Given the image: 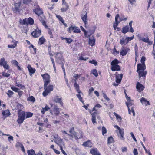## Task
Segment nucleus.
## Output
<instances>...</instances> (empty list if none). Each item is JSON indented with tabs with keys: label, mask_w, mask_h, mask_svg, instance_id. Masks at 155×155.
<instances>
[{
	"label": "nucleus",
	"mask_w": 155,
	"mask_h": 155,
	"mask_svg": "<svg viewBox=\"0 0 155 155\" xmlns=\"http://www.w3.org/2000/svg\"><path fill=\"white\" fill-rule=\"evenodd\" d=\"M126 104L128 107L129 114H131V113H132L133 114V116H134L135 113L133 106L134 104L133 101L130 99L128 101L127 103L126 102Z\"/></svg>",
	"instance_id": "obj_1"
},
{
	"label": "nucleus",
	"mask_w": 155,
	"mask_h": 155,
	"mask_svg": "<svg viewBox=\"0 0 155 155\" xmlns=\"http://www.w3.org/2000/svg\"><path fill=\"white\" fill-rule=\"evenodd\" d=\"M21 3L18 2L14 4V7L13 8V11L15 13H19L20 11L22 9V6H21Z\"/></svg>",
	"instance_id": "obj_2"
},
{
	"label": "nucleus",
	"mask_w": 155,
	"mask_h": 155,
	"mask_svg": "<svg viewBox=\"0 0 155 155\" xmlns=\"http://www.w3.org/2000/svg\"><path fill=\"white\" fill-rule=\"evenodd\" d=\"M114 127L116 128L118 131L117 130L116 131L117 133L118 137L122 140H124V131L123 129H121L118 126L115 125Z\"/></svg>",
	"instance_id": "obj_3"
},
{
	"label": "nucleus",
	"mask_w": 155,
	"mask_h": 155,
	"mask_svg": "<svg viewBox=\"0 0 155 155\" xmlns=\"http://www.w3.org/2000/svg\"><path fill=\"white\" fill-rule=\"evenodd\" d=\"M41 76L43 79V81L44 83V87H45L46 86H47L50 82V76L47 73L44 74H41Z\"/></svg>",
	"instance_id": "obj_4"
},
{
	"label": "nucleus",
	"mask_w": 155,
	"mask_h": 155,
	"mask_svg": "<svg viewBox=\"0 0 155 155\" xmlns=\"http://www.w3.org/2000/svg\"><path fill=\"white\" fill-rule=\"evenodd\" d=\"M55 61L56 62L61 64H63L64 62L61 54L58 53L56 54Z\"/></svg>",
	"instance_id": "obj_5"
},
{
	"label": "nucleus",
	"mask_w": 155,
	"mask_h": 155,
	"mask_svg": "<svg viewBox=\"0 0 155 155\" xmlns=\"http://www.w3.org/2000/svg\"><path fill=\"white\" fill-rule=\"evenodd\" d=\"M18 117L17 120V122L19 124L22 123L25 119V115L24 112H18Z\"/></svg>",
	"instance_id": "obj_6"
},
{
	"label": "nucleus",
	"mask_w": 155,
	"mask_h": 155,
	"mask_svg": "<svg viewBox=\"0 0 155 155\" xmlns=\"http://www.w3.org/2000/svg\"><path fill=\"white\" fill-rule=\"evenodd\" d=\"M45 89V91L42 93L44 96H46L48 94L50 93L51 91H52L53 90V86L52 85H50L48 87L46 86L45 87H44Z\"/></svg>",
	"instance_id": "obj_7"
},
{
	"label": "nucleus",
	"mask_w": 155,
	"mask_h": 155,
	"mask_svg": "<svg viewBox=\"0 0 155 155\" xmlns=\"http://www.w3.org/2000/svg\"><path fill=\"white\" fill-rule=\"evenodd\" d=\"M35 8L33 9L34 12L38 16H39L43 14L42 10L35 3L34 5Z\"/></svg>",
	"instance_id": "obj_8"
},
{
	"label": "nucleus",
	"mask_w": 155,
	"mask_h": 155,
	"mask_svg": "<svg viewBox=\"0 0 155 155\" xmlns=\"http://www.w3.org/2000/svg\"><path fill=\"white\" fill-rule=\"evenodd\" d=\"M69 32L71 33L72 31L75 33H78L80 32V30L76 26H71L69 28Z\"/></svg>",
	"instance_id": "obj_9"
},
{
	"label": "nucleus",
	"mask_w": 155,
	"mask_h": 155,
	"mask_svg": "<svg viewBox=\"0 0 155 155\" xmlns=\"http://www.w3.org/2000/svg\"><path fill=\"white\" fill-rule=\"evenodd\" d=\"M41 33V31L38 28H37L31 34L35 38L39 36Z\"/></svg>",
	"instance_id": "obj_10"
},
{
	"label": "nucleus",
	"mask_w": 155,
	"mask_h": 155,
	"mask_svg": "<svg viewBox=\"0 0 155 155\" xmlns=\"http://www.w3.org/2000/svg\"><path fill=\"white\" fill-rule=\"evenodd\" d=\"M130 51V49L124 47L123 46L120 52V54L123 56L126 55L127 53Z\"/></svg>",
	"instance_id": "obj_11"
},
{
	"label": "nucleus",
	"mask_w": 155,
	"mask_h": 155,
	"mask_svg": "<svg viewBox=\"0 0 155 155\" xmlns=\"http://www.w3.org/2000/svg\"><path fill=\"white\" fill-rule=\"evenodd\" d=\"M119 15L118 14H117L116 15L115 17V22L113 24V27L114 28L115 30H116V27L118 25V24L121 21V20H120L119 21H118V19L119 17Z\"/></svg>",
	"instance_id": "obj_12"
},
{
	"label": "nucleus",
	"mask_w": 155,
	"mask_h": 155,
	"mask_svg": "<svg viewBox=\"0 0 155 155\" xmlns=\"http://www.w3.org/2000/svg\"><path fill=\"white\" fill-rule=\"evenodd\" d=\"M87 12L86 11H84L81 15V19L85 24H86L87 22Z\"/></svg>",
	"instance_id": "obj_13"
},
{
	"label": "nucleus",
	"mask_w": 155,
	"mask_h": 155,
	"mask_svg": "<svg viewBox=\"0 0 155 155\" xmlns=\"http://www.w3.org/2000/svg\"><path fill=\"white\" fill-rule=\"evenodd\" d=\"M38 16V18L40 21L42 23L43 25L45 27H47L45 21V17L42 14Z\"/></svg>",
	"instance_id": "obj_14"
},
{
	"label": "nucleus",
	"mask_w": 155,
	"mask_h": 155,
	"mask_svg": "<svg viewBox=\"0 0 155 155\" xmlns=\"http://www.w3.org/2000/svg\"><path fill=\"white\" fill-rule=\"evenodd\" d=\"M136 88L139 91H140L143 90L144 87L140 83L137 82L136 86Z\"/></svg>",
	"instance_id": "obj_15"
},
{
	"label": "nucleus",
	"mask_w": 155,
	"mask_h": 155,
	"mask_svg": "<svg viewBox=\"0 0 155 155\" xmlns=\"http://www.w3.org/2000/svg\"><path fill=\"white\" fill-rule=\"evenodd\" d=\"M145 68V64H142L140 63L138 64L137 66V72H138V71H139L140 70L144 71Z\"/></svg>",
	"instance_id": "obj_16"
},
{
	"label": "nucleus",
	"mask_w": 155,
	"mask_h": 155,
	"mask_svg": "<svg viewBox=\"0 0 155 155\" xmlns=\"http://www.w3.org/2000/svg\"><path fill=\"white\" fill-rule=\"evenodd\" d=\"M140 40L143 41L145 42L148 43V44L150 45H151L153 43L152 41H149V38L147 36L146 38H140Z\"/></svg>",
	"instance_id": "obj_17"
},
{
	"label": "nucleus",
	"mask_w": 155,
	"mask_h": 155,
	"mask_svg": "<svg viewBox=\"0 0 155 155\" xmlns=\"http://www.w3.org/2000/svg\"><path fill=\"white\" fill-rule=\"evenodd\" d=\"M95 39L94 37L92 36L89 38V44L91 46H93L95 43Z\"/></svg>",
	"instance_id": "obj_18"
},
{
	"label": "nucleus",
	"mask_w": 155,
	"mask_h": 155,
	"mask_svg": "<svg viewBox=\"0 0 155 155\" xmlns=\"http://www.w3.org/2000/svg\"><path fill=\"white\" fill-rule=\"evenodd\" d=\"M61 98H59L58 96L54 97V101L56 103H59L62 106L63 105V103L61 101Z\"/></svg>",
	"instance_id": "obj_19"
},
{
	"label": "nucleus",
	"mask_w": 155,
	"mask_h": 155,
	"mask_svg": "<svg viewBox=\"0 0 155 155\" xmlns=\"http://www.w3.org/2000/svg\"><path fill=\"white\" fill-rule=\"evenodd\" d=\"M90 153L93 155H100L99 152L97 149H93L90 150Z\"/></svg>",
	"instance_id": "obj_20"
},
{
	"label": "nucleus",
	"mask_w": 155,
	"mask_h": 155,
	"mask_svg": "<svg viewBox=\"0 0 155 155\" xmlns=\"http://www.w3.org/2000/svg\"><path fill=\"white\" fill-rule=\"evenodd\" d=\"M123 77V74H118L116 76V82L117 83L120 82Z\"/></svg>",
	"instance_id": "obj_21"
},
{
	"label": "nucleus",
	"mask_w": 155,
	"mask_h": 155,
	"mask_svg": "<svg viewBox=\"0 0 155 155\" xmlns=\"http://www.w3.org/2000/svg\"><path fill=\"white\" fill-rule=\"evenodd\" d=\"M54 137L55 139L54 140V142L57 144L60 141H61L63 140L60 137L58 136V135L55 134L54 136Z\"/></svg>",
	"instance_id": "obj_22"
},
{
	"label": "nucleus",
	"mask_w": 155,
	"mask_h": 155,
	"mask_svg": "<svg viewBox=\"0 0 155 155\" xmlns=\"http://www.w3.org/2000/svg\"><path fill=\"white\" fill-rule=\"evenodd\" d=\"M126 38L123 37L121 38L120 41V43L122 46H124L128 43H127Z\"/></svg>",
	"instance_id": "obj_23"
},
{
	"label": "nucleus",
	"mask_w": 155,
	"mask_h": 155,
	"mask_svg": "<svg viewBox=\"0 0 155 155\" xmlns=\"http://www.w3.org/2000/svg\"><path fill=\"white\" fill-rule=\"evenodd\" d=\"M140 101L141 103L143 105H144L146 106L147 105L149 104V101H147L145 98L143 97H142L140 99Z\"/></svg>",
	"instance_id": "obj_24"
},
{
	"label": "nucleus",
	"mask_w": 155,
	"mask_h": 155,
	"mask_svg": "<svg viewBox=\"0 0 155 155\" xmlns=\"http://www.w3.org/2000/svg\"><path fill=\"white\" fill-rule=\"evenodd\" d=\"M69 8V6L68 4L65 5H62V7L61 8V10L62 12L66 11Z\"/></svg>",
	"instance_id": "obj_25"
},
{
	"label": "nucleus",
	"mask_w": 155,
	"mask_h": 155,
	"mask_svg": "<svg viewBox=\"0 0 155 155\" xmlns=\"http://www.w3.org/2000/svg\"><path fill=\"white\" fill-rule=\"evenodd\" d=\"M74 136L76 139H80L83 137V134L81 132H79V133H76Z\"/></svg>",
	"instance_id": "obj_26"
},
{
	"label": "nucleus",
	"mask_w": 155,
	"mask_h": 155,
	"mask_svg": "<svg viewBox=\"0 0 155 155\" xmlns=\"http://www.w3.org/2000/svg\"><path fill=\"white\" fill-rule=\"evenodd\" d=\"M111 69L113 71H119L120 70V68L119 65H116V66H111Z\"/></svg>",
	"instance_id": "obj_27"
},
{
	"label": "nucleus",
	"mask_w": 155,
	"mask_h": 155,
	"mask_svg": "<svg viewBox=\"0 0 155 155\" xmlns=\"http://www.w3.org/2000/svg\"><path fill=\"white\" fill-rule=\"evenodd\" d=\"M2 114L5 117H7L9 116L10 114L9 111L8 110H7L2 112Z\"/></svg>",
	"instance_id": "obj_28"
},
{
	"label": "nucleus",
	"mask_w": 155,
	"mask_h": 155,
	"mask_svg": "<svg viewBox=\"0 0 155 155\" xmlns=\"http://www.w3.org/2000/svg\"><path fill=\"white\" fill-rule=\"evenodd\" d=\"M82 145L85 147H91L92 146L91 142L90 140L87 141L84 143Z\"/></svg>",
	"instance_id": "obj_29"
},
{
	"label": "nucleus",
	"mask_w": 155,
	"mask_h": 155,
	"mask_svg": "<svg viewBox=\"0 0 155 155\" xmlns=\"http://www.w3.org/2000/svg\"><path fill=\"white\" fill-rule=\"evenodd\" d=\"M27 68L29 71L30 74H34L35 71V69L33 68L30 65L28 66Z\"/></svg>",
	"instance_id": "obj_30"
},
{
	"label": "nucleus",
	"mask_w": 155,
	"mask_h": 155,
	"mask_svg": "<svg viewBox=\"0 0 155 155\" xmlns=\"http://www.w3.org/2000/svg\"><path fill=\"white\" fill-rule=\"evenodd\" d=\"M119 63V61L117 59L113 60L111 63V66L118 65V64Z\"/></svg>",
	"instance_id": "obj_31"
},
{
	"label": "nucleus",
	"mask_w": 155,
	"mask_h": 155,
	"mask_svg": "<svg viewBox=\"0 0 155 155\" xmlns=\"http://www.w3.org/2000/svg\"><path fill=\"white\" fill-rule=\"evenodd\" d=\"M53 111L54 114L56 115H58L60 113L59 109L56 106H55L54 107Z\"/></svg>",
	"instance_id": "obj_32"
},
{
	"label": "nucleus",
	"mask_w": 155,
	"mask_h": 155,
	"mask_svg": "<svg viewBox=\"0 0 155 155\" xmlns=\"http://www.w3.org/2000/svg\"><path fill=\"white\" fill-rule=\"evenodd\" d=\"M60 147V149H63V147H65V144L63 140H62L61 141L59 142V143H57Z\"/></svg>",
	"instance_id": "obj_33"
},
{
	"label": "nucleus",
	"mask_w": 155,
	"mask_h": 155,
	"mask_svg": "<svg viewBox=\"0 0 155 155\" xmlns=\"http://www.w3.org/2000/svg\"><path fill=\"white\" fill-rule=\"evenodd\" d=\"M17 107L18 109L19 110L18 111V112L20 111L21 112H23L22 111V109L24 108V107L22 104H17Z\"/></svg>",
	"instance_id": "obj_34"
},
{
	"label": "nucleus",
	"mask_w": 155,
	"mask_h": 155,
	"mask_svg": "<svg viewBox=\"0 0 155 155\" xmlns=\"http://www.w3.org/2000/svg\"><path fill=\"white\" fill-rule=\"evenodd\" d=\"M129 28L128 26H126L122 28V29L121 31L122 33L124 34H125L128 31Z\"/></svg>",
	"instance_id": "obj_35"
},
{
	"label": "nucleus",
	"mask_w": 155,
	"mask_h": 155,
	"mask_svg": "<svg viewBox=\"0 0 155 155\" xmlns=\"http://www.w3.org/2000/svg\"><path fill=\"white\" fill-rule=\"evenodd\" d=\"M74 81L75 82V83L74 84V87H75V89H76L77 91L78 92V93H80V91L79 90V85L77 84V82L76 81V80H74Z\"/></svg>",
	"instance_id": "obj_36"
},
{
	"label": "nucleus",
	"mask_w": 155,
	"mask_h": 155,
	"mask_svg": "<svg viewBox=\"0 0 155 155\" xmlns=\"http://www.w3.org/2000/svg\"><path fill=\"white\" fill-rule=\"evenodd\" d=\"M96 114V113L95 112H94V113H93L92 114V120L93 124L95 123L96 122V116L95 114Z\"/></svg>",
	"instance_id": "obj_37"
},
{
	"label": "nucleus",
	"mask_w": 155,
	"mask_h": 155,
	"mask_svg": "<svg viewBox=\"0 0 155 155\" xmlns=\"http://www.w3.org/2000/svg\"><path fill=\"white\" fill-rule=\"evenodd\" d=\"M7 63L4 57H2L0 61V65H2L5 64H6Z\"/></svg>",
	"instance_id": "obj_38"
},
{
	"label": "nucleus",
	"mask_w": 155,
	"mask_h": 155,
	"mask_svg": "<svg viewBox=\"0 0 155 155\" xmlns=\"http://www.w3.org/2000/svg\"><path fill=\"white\" fill-rule=\"evenodd\" d=\"M27 153L28 155H36L35 151L33 149H31V150H28L27 151Z\"/></svg>",
	"instance_id": "obj_39"
},
{
	"label": "nucleus",
	"mask_w": 155,
	"mask_h": 155,
	"mask_svg": "<svg viewBox=\"0 0 155 155\" xmlns=\"http://www.w3.org/2000/svg\"><path fill=\"white\" fill-rule=\"evenodd\" d=\"M137 72L139 74V76L140 77L145 76L146 74V72L144 71H138Z\"/></svg>",
	"instance_id": "obj_40"
},
{
	"label": "nucleus",
	"mask_w": 155,
	"mask_h": 155,
	"mask_svg": "<svg viewBox=\"0 0 155 155\" xmlns=\"http://www.w3.org/2000/svg\"><path fill=\"white\" fill-rule=\"evenodd\" d=\"M62 38V40L65 39L66 41V42L68 43H70L72 41V40L70 38Z\"/></svg>",
	"instance_id": "obj_41"
},
{
	"label": "nucleus",
	"mask_w": 155,
	"mask_h": 155,
	"mask_svg": "<svg viewBox=\"0 0 155 155\" xmlns=\"http://www.w3.org/2000/svg\"><path fill=\"white\" fill-rule=\"evenodd\" d=\"M45 38L43 37H42L39 38V41L41 45L43 44L45 41Z\"/></svg>",
	"instance_id": "obj_42"
},
{
	"label": "nucleus",
	"mask_w": 155,
	"mask_h": 155,
	"mask_svg": "<svg viewBox=\"0 0 155 155\" xmlns=\"http://www.w3.org/2000/svg\"><path fill=\"white\" fill-rule=\"evenodd\" d=\"M113 141V138L112 137H108L107 140L108 143H111Z\"/></svg>",
	"instance_id": "obj_43"
},
{
	"label": "nucleus",
	"mask_w": 155,
	"mask_h": 155,
	"mask_svg": "<svg viewBox=\"0 0 155 155\" xmlns=\"http://www.w3.org/2000/svg\"><path fill=\"white\" fill-rule=\"evenodd\" d=\"M134 35H133V36H132V37H126V40H127V43H128V42L131 41V40H132L134 38Z\"/></svg>",
	"instance_id": "obj_44"
},
{
	"label": "nucleus",
	"mask_w": 155,
	"mask_h": 155,
	"mask_svg": "<svg viewBox=\"0 0 155 155\" xmlns=\"http://www.w3.org/2000/svg\"><path fill=\"white\" fill-rule=\"evenodd\" d=\"M69 132L72 134L74 136L75 135L76 132L74 131V127H72L69 130Z\"/></svg>",
	"instance_id": "obj_45"
},
{
	"label": "nucleus",
	"mask_w": 155,
	"mask_h": 155,
	"mask_svg": "<svg viewBox=\"0 0 155 155\" xmlns=\"http://www.w3.org/2000/svg\"><path fill=\"white\" fill-rule=\"evenodd\" d=\"M28 23L30 25H32L34 24V20L32 18H29L28 19Z\"/></svg>",
	"instance_id": "obj_46"
},
{
	"label": "nucleus",
	"mask_w": 155,
	"mask_h": 155,
	"mask_svg": "<svg viewBox=\"0 0 155 155\" xmlns=\"http://www.w3.org/2000/svg\"><path fill=\"white\" fill-rule=\"evenodd\" d=\"M2 75L4 77H8L10 76V74L9 73H6L5 71H4L2 72Z\"/></svg>",
	"instance_id": "obj_47"
},
{
	"label": "nucleus",
	"mask_w": 155,
	"mask_h": 155,
	"mask_svg": "<svg viewBox=\"0 0 155 155\" xmlns=\"http://www.w3.org/2000/svg\"><path fill=\"white\" fill-rule=\"evenodd\" d=\"M56 17L62 23H63V22H64V21L63 20L61 16L58 15H56Z\"/></svg>",
	"instance_id": "obj_48"
},
{
	"label": "nucleus",
	"mask_w": 155,
	"mask_h": 155,
	"mask_svg": "<svg viewBox=\"0 0 155 155\" xmlns=\"http://www.w3.org/2000/svg\"><path fill=\"white\" fill-rule=\"evenodd\" d=\"M2 66H3L4 68L7 69L8 70H9V66L7 64V63L6 64H5L2 65Z\"/></svg>",
	"instance_id": "obj_49"
},
{
	"label": "nucleus",
	"mask_w": 155,
	"mask_h": 155,
	"mask_svg": "<svg viewBox=\"0 0 155 155\" xmlns=\"http://www.w3.org/2000/svg\"><path fill=\"white\" fill-rule=\"evenodd\" d=\"M89 62L94 64V65L96 66L97 65V61L94 60H93L92 61H90Z\"/></svg>",
	"instance_id": "obj_50"
},
{
	"label": "nucleus",
	"mask_w": 155,
	"mask_h": 155,
	"mask_svg": "<svg viewBox=\"0 0 155 155\" xmlns=\"http://www.w3.org/2000/svg\"><path fill=\"white\" fill-rule=\"evenodd\" d=\"M92 74L95 76L97 77L98 75V74L97 70L96 69H94L92 71Z\"/></svg>",
	"instance_id": "obj_51"
},
{
	"label": "nucleus",
	"mask_w": 155,
	"mask_h": 155,
	"mask_svg": "<svg viewBox=\"0 0 155 155\" xmlns=\"http://www.w3.org/2000/svg\"><path fill=\"white\" fill-rule=\"evenodd\" d=\"M11 89L14 91L15 92H18V91L19 90H20L18 88H17L15 87H11Z\"/></svg>",
	"instance_id": "obj_52"
},
{
	"label": "nucleus",
	"mask_w": 155,
	"mask_h": 155,
	"mask_svg": "<svg viewBox=\"0 0 155 155\" xmlns=\"http://www.w3.org/2000/svg\"><path fill=\"white\" fill-rule=\"evenodd\" d=\"M7 94L8 95V96L10 97L12 96V94H13V92L12 91L9 90L8 91V92L7 93Z\"/></svg>",
	"instance_id": "obj_53"
},
{
	"label": "nucleus",
	"mask_w": 155,
	"mask_h": 155,
	"mask_svg": "<svg viewBox=\"0 0 155 155\" xmlns=\"http://www.w3.org/2000/svg\"><path fill=\"white\" fill-rule=\"evenodd\" d=\"M11 62L13 64L16 66H18V62L16 60H12Z\"/></svg>",
	"instance_id": "obj_54"
},
{
	"label": "nucleus",
	"mask_w": 155,
	"mask_h": 155,
	"mask_svg": "<svg viewBox=\"0 0 155 155\" xmlns=\"http://www.w3.org/2000/svg\"><path fill=\"white\" fill-rule=\"evenodd\" d=\"M102 134L103 135H104L106 133V129L104 127H102Z\"/></svg>",
	"instance_id": "obj_55"
},
{
	"label": "nucleus",
	"mask_w": 155,
	"mask_h": 155,
	"mask_svg": "<svg viewBox=\"0 0 155 155\" xmlns=\"http://www.w3.org/2000/svg\"><path fill=\"white\" fill-rule=\"evenodd\" d=\"M33 115V114L30 112L28 113L26 115V118H28L31 117Z\"/></svg>",
	"instance_id": "obj_56"
},
{
	"label": "nucleus",
	"mask_w": 155,
	"mask_h": 155,
	"mask_svg": "<svg viewBox=\"0 0 155 155\" xmlns=\"http://www.w3.org/2000/svg\"><path fill=\"white\" fill-rule=\"evenodd\" d=\"M145 58L143 56L141 58L140 61L141 63V64H145L144 61H145Z\"/></svg>",
	"instance_id": "obj_57"
},
{
	"label": "nucleus",
	"mask_w": 155,
	"mask_h": 155,
	"mask_svg": "<svg viewBox=\"0 0 155 155\" xmlns=\"http://www.w3.org/2000/svg\"><path fill=\"white\" fill-rule=\"evenodd\" d=\"M23 145L21 143H20L19 142H18L16 144L15 146L17 147H21Z\"/></svg>",
	"instance_id": "obj_58"
},
{
	"label": "nucleus",
	"mask_w": 155,
	"mask_h": 155,
	"mask_svg": "<svg viewBox=\"0 0 155 155\" xmlns=\"http://www.w3.org/2000/svg\"><path fill=\"white\" fill-rule=\"evenodd\" d=\"M76 96L79 99L80 101L84 104V101L82 100V98L81 97V95L79 94H77Z\"/></svg>",
	"instance_id": "obj_59"
},
{
	"label": "nucleus",
	"mask_w": 155,
	"mask_h": 155,
	"mask_svg": "<svg viewBox=\"0 0 155 155\" xmlns=\"http://www.w3.org/2000/svg\"><path fill=\"white\" fill-rule=\"evenodd\" d=\"M16 46V44H13V45H8V48H15V47Z\"/></svg>",
	"instance_id": "obj_60"
},
{
	"label": "nucleus",
	"mask_w": 155,
	"mask_h": 155,
	"mask_svg": "<svg viewBox=\"0 0 155 155\" xmlns=\"http://www.w3.org/2000/svg\"><path fill=\"white\" fill-rule=\"evenodd\" d=\"M17 86H18V87H20L22 89H24L25 87V86L16 83Z\"/></svg>",
	"instance_id": "obj_61"
},
{
	"label": "nucleus",
	"mask_w": 155,
	"mask_h": 155,
	"mask_svg": "<svg viewBox=\"0 0 155 155\" xmlns=\"http://www.w3.org/2000/svg\"><path fill=\"white\" fill-rule=\"evenodd\" d=\"M31 0H23V3L25 4H28L30 3Z\"/></svg>",
	"instance_id": "obj_62"
},
{
	"label": "nucleus",
	"mask_w": 155,
	"mask_h": 155,
	"mask_svg": "<svg viewBox=\"0 0 155 155\" xmlns=\"http://www.w3.org/2000/svg\"><path fill=\"white\" fill-rule=\"evenodd\" d=\"M29 100L30 101L34 102L35 101V98L33 96H31L30 97H29Z\"/></svg>",
	"instance_id": "obj_63"
},
{
	"label": "nucleus",
	"mask_w": 155,
	"mask_h": 155,
	"mask_svg": "<svg viewBox=\"0 0 155 155\" xmlns=\"http://www.w3.org/2000/svg\"><path fill=\"white\" fill-rule=\"evenodd\" d=\"M133 153L134 155H137L138 154L137 150V149H134L133 151Z\"/></svg>",
	"instance_id": "obj_64"
}]
</instances>
